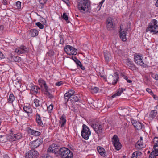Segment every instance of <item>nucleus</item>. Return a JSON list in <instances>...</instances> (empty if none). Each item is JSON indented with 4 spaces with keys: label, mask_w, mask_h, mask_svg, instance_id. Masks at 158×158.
I'll use <instances>...</instances> for the list:
<instances>
[{
    "label": "nucleus",
    "mask_w": 158,
    "mask_h": 158,
    "mask_svg": "<svg viewBox=\"0 0 158 158\" xmlns=\"http://www.w3.org/2000/svg\"><path fill=\"white\" fill-rule=\"evenodd\" d=\"M77 6L81 12L85 13L88 11L90 3L89 0H81L78 2Z\"/></svg>",
    "instance_id": "1"
},
{
    "label": "nucleus",
    "mask_w": 158,
    "mask_h": 158,
    "mask_svg": "<svg viewBox=\"0 0 158 158\" xmlns=\"http://www.w3.org/2000/svg\"><path fill=\"white\" fill-rule=\"evenodd\" d=\"M58 154L62 158H72L73 154L69 149L63 147L59 148Z\"/></svg>",
    "instance_id": "2"
},
{
    "label": "nucleus",
    "mask_w": 158,
    "mask_h": 158,
    "mask_svg": "<svg viewBox=\"0 0 158 158\" xmlns=\"http://www.w3.org/2000/svg\"><path fill=\"white\" fill-rule=\"evenodd\" d=\"M157 21L153 19L149 23L148 26L147 28L146 31H150L151 32H153L155 34L158 32V25H157Z\"/></svg>",
    "instance_id": "3"
},
{
    "label": "nucleus",
    "mask_w": 158,
    "mask_h": 158,
    "mask_svg": "<svg viewBox=\"0 0 158 158\" xmlns=\"http://www.w3.org/2000/svg\"><path fill=\"white\" fill-rule=\"evenodd\" d=\"M10 133L9 135H7V139L9 141H15L18 140L22 137L21 134L18 133L15 134L14 133L12 130L10 131Z\"/></svg>",
    "instance_id": "4"
},
{
    "label": "nucleus",
    "mask_w": 158,
    "mask_h": 158,
    "mask_svg": "<svg viewBox=\"0 0 158 158\" xmlns=\"http://www.w3.org/2000/svg\"><path fill=\"white\" fill-rule=\"evenodd\" d=\"M91 135V131L88 127L85 124L83 125V129L81 132L82 137L86 140H87Z\"/></svg>",
    "instance_id": "5"
},
{
    "label": "nucleus",
    "mask_w": 158,
    "mask_h": 158,
    "mask_svg": "<svg viewBox=\"0 0 158 158\" xmlns=\"http://www.w3.org/2000/svg\"><path fill=\"white\" fill-rule=\"evenodd\" d=\"M64 50L69 55H76L77 54V49L70 45H66L64 48Z\"/></svg>",
    "instance_id": "6"
},
{
    "label": "nucleus",
    "mask_w": 158,
    "mask_h": 158,
    "mask_svg": "<svg viewBox=\"0 0 158 158\" xmlns=\"http://www.w3.org/2000/svg\"><path fill=\"white\" fill-rule=\"evenodd\" d=\"M91 125L97 134L99 135L102 132V126L99 123H92L91 124Z\"/></svg>",
    "instance_id": "7"
},
{
    "label": "nucleus",
    "mask_w": 158,
    "mask_h": 158,
    "mask_svg": "<svg viewBox=\"0 0 158 158\" xmlns=\"http://www.w3.org/2000/svg\"><path fill=\"white\" fill-rule=\"evenodd\" d=\"M115 24L114 20L110 17H108L106 19V27L108 30H111L114 29Z\"/></svg>",
    "instance_id": "8"
},
{
    "label": "nucleus",
    "mask_w": 158,
    "mask_h": 158,
    "mask_svg": "<svg viewBox=\"0 0 158 158\" xmlns=\"http://www.w3.org/2000/svg\"><path fill=\"white\" fill-rule=\"evenodd\" d=\"M112 142L114 146L115 149L119 150L121 148V144L120 143L118 139V138L116 135H114L112 138Z\"/></svg>",
    "instance_id": "9"
},
{
    "label": "nucleus",
    "mask_w": 158,
    "mask_h": 158,
    "mask_svg": "<svg viewBox=\"0 0 158 158\" xmlns=\"http://www.w3.org/2000/svg\"><path fill=\"white\" fill-rule=\"evenodd\" d=\"M38 156V152L34 150H30L25 155V158H36Z\"/></svg>",
    "instance_id": "10"
},
{
    "label": "nucleus",
    "mask_w": 158,
    "mask_h": 158,
    "mask_svg": "<svg viewBox=\"0 0 158 158\" xmlns=\"http://www.w3.org/2000/svg\"><path fill=\"white\" fill-rule=\"evenodd\" d=\"M118 78V73L117 72H116L114 74V76L110 75L108 78V79L109 81H112V85H114L117 83Z\"/></svg>",
    "instance_id": "11"
},
{
    "label": "nucleus",
    "mask_w": 158,
    "mask_h": 158,
    "mask_svg": "<svg viewBox=\"0 0 158 158\" xmlns=\"http://www.w3.org/2000/svg\"><path fill=\"white\" fill-rule=\"evenodd\" d=\"M29 51L28 48L22 45L16 49L15 51L18 54L22 53H25Z\"/></svg>",
    "instance_id": "12"
},
{
    "label": "nucleus",
    "mask_w": 158,
    "mask_h": 158,
    "mask_svg": "<svg viewBox=\"0 0 158 158\" xmlns=\"http://www.w3.org/2000/svg\"><path fill=\"white\" fill-rule=\"evenodd\" d=\"M127 31V29H125L124 31H122V29L120 28L119 31V35L120 38L121 39L122 41H125L127 40V39L126 37V33Z\"/></svg>",
    "instance_id": "13"
},
{
    "label": "nucleus",
    "mask_w": 158,
    "mask_h": 158,
    "mask_svg": "<svg viewBox=\"0 0 158 158\" xmlns=\"http://www.w3.org/2000/svg\"><path fill=\"white\" fill-rule=\"evenodd\" d=\"M8 59L11 61L15 62H19L21 60V58L17 56L13 55L12 54H10L8 57Z\"/></svg>",
    "instance_id": "14"
},
{
    "label": "nucleus",
    "mask_w": 158,
    "mask_h": 158,
    "mask_svg": "<svg viewBox=\"0 0 158 158\" xmlns=\"http://www.w3.org/2000/svg\"><path fill=\"white\" fill-rule=\"evenodd\" d=\"M75 93V91L73 90L70 89L69 90L68 93H66L64 94V99L65 101L67 102L70 98L74 95Z\"/></svg>",
    "instance_id": "15"
},
{
    "label": "nucleus",
    "mask_w": 158,
    "mask_h": 158,
    "mask_svg": "<svg viewBox=\"0 0 158 158\" xmlns=\"http://www.w3.org/2000/svg\"><path fill=\"white\" fill-rule=\"evenodd\" d=\"M41 144V140L40 139H37L31 142V146L32 148H35L39 147Z\"/></svg>",
    "instance_id": "16"
},
{
    "label": "nucleus",
    "mask_w": 158,
    "mask_h": 158,
    "mask_svg": "<svg viewBox=\"0 0 158 158\" xmlns=\"http://www.w3.org/2000/svg\"><path fill=\"white\" fill-rule=\"evenodd\" d=\"M134 58L135 62L137 64L142 66L144 64L141 56H140L139 55L135 56Z\"/></svg>",
    "instance_id": "17"
},
{
    "label": "nucleus",
    "mask_w": 158,
    "mask_h": 158,
    "mask_svg": "<svg viewBox=\"0 0 158 158\" xmlns=\"http://www.w3.org/2000/svg\"><path fill=\"white\" fill-rule=\"evenodd\" d=\"M131 122L135 128L137 130H140L142 129V124L139 122L133 120Z\"/></svg>",
    "instance_id": "18"
},
{
    "label": "nucleus",
    "mask_w": 158,
    "mask_h": 158,
    "mask_svg": "<svg viewBox=\"0 0 158 158\" xmlns=\"http://www.w3.org/2000/svg\"><path fill=\"white\" fill-rule=\"evenodd\" d=\"M23 110L27 113L28 114H31L32 112V110L30 105H25L23 107Z\"/></svg>",
    "instance_id": "19"
},
{
    "label": "nucleus",
    "mask_w": 158,
    "mask_h": 158,
    "mask_svg": "<svg viewBox=\"0 0 158 158\" xmlns=\"http://www.w3.org/2000/svg\"><path fill=\"white\" fill-rule=\"evenodd\" d=\"M153 143L154 144L153 148L157 152L156 155H158V137H155L154 138Z\"/></svg>",
    "instance_id": "20"
},
{
    "label": "nucleus",
    "mask_w": 158,
    "mask_h": 158,
    "mask_svg": "<svg viewBox=\"0 0 158 158\" xmlns=\"http://www.w3.org/2000/svg\"><path fill=\"white\" fill-rule=\"evenodd\" d=\"M66 123V119L64 115H62L59 121V124L61 127L64 126Z\"/></svg>",
    "instance_id": "21"
},
{
    "label": "nucleus",
    "mask_w": 158,
    "mask_h": 158,
    "mask_svg": "<svg viewBox=\"0 0 158 158\" xmlns=\"http://www.w3.org/2000/svg\"><path fill=\"white\" fill-rule=\"evenodd\" d=\"M27 131L29 134L35 136H38L40 135V133L39 132L35 131L29 128L27 129Z\"/></svg>",
    "instance_id": "22"
},
{
    "label": "nucleus",
    "mask_w": 158,
    "mask_h": 158,
    "mask_svg": "<svg viewBox=\"0 0 158 158\" xmlns=\"http://www.w3.org/2000/svg\"><path fill=\"white\" fill-rule=\"evenodd\" d=\"M97 150L99 153L102 156H106V153L105 149L102 147L98 146L97 148Z\"/></svg>",
    "instance_id": "23"
},
{
    "label": "nucleus",
    "mask_w": 158,
    "mask_h": 158,
    "mask_svg": "<svg viewBox=\"0 0 158 158\" xmlns=\"http://www.w3.org/2000/svg\"><path fill=\"white\" fill-rule=\"evenodd\" d=\"M38 82L39 85L41 87H44V89L47 90L48 87L47 85L45 82L44 80L41 79H40L39 80Z\"/></svg>",
    "instance_id": "24"
},
{
    "label": "nucleus",
    "mask_w": 158,
    "mask_h": 158,
    "mask_svg": "<svg viewBox=\"0 0 158 158\" xmlns=\"http://www.w3.org/2000/svg\"><path fill=\"white\" fill-rule=\"evenodd\" d=\"M39 88L36 86H32L31 89V93L33 94H36L38 92V90Z\"/></svg>",
    "instance_id": "25"
},
{
    "label": "nucleus",
    "mask_w": 158,
    "mask_h": 158,
    "mask_svg": "<svg viewBox=\"0 0 158 158\" xmlns=\"http://www.w3.org/2000/svg\"><path fill=\"white\" fill-rule=\"evenodd\" d=\"M125 63L127 66L129 67V68L130 69H134L135 68L134 65L130 60L128 59H127L126 60Z\"/></svg>",
    "instance_id": "26"
},
{
    "label": "nucleus",
    "mask_w": 158,
    "mask_h": 158,
    "mask_svg": "<svg viewBox=\"0 0 158 158\" xmlns=\"http://www.w3.org/2000/svg\"><path fill=\"white\" fill-rule=\"evenodd\" d=\"M129 110L126 109H123L121 110L120 112L121 115L125 116L128 114Z\"/></svg>",
    "instance_id": "27"
},
{
    "label": "nucleus",
    "mask_w": 158,
    "mask_h": 158,
    "mask_svg": "<svg viewBox=\"0 0 158 158\" xmlns=\"http://www.w3.org/2000/svg\"><path fill=\"white\" fill-rule=\"evenodd\" d=\"M104 54L105 58L106 61H109L110 59V53L107 51L103 52Z\"/></svg>",
    "instance_id": "28"
},
{
    "label": "nucleus",
    "mask_w": 158,
    "mask_h": 158,
    "mask_svg": "<svg viewBox=\"0 0 158 158\" xmlns=\"http://www.w3.org/2000/svg\"><path fill=\"white\" fill-rule=\"evenodd\" d=\"M36 120L37 123L39 125L42 126L43 125V123L41 121V118L40 116V115L38 114H37L36 115Z\"/></svg>",
    "instance_id": "29"
},
{
    "label": "nucleus",
    "mask_w": 158,
    "mask_h": 158,
    "mask_svg": "<svg viewBox=\"0 0 158 158\" xmlns=\"http://www.w3.org/2000/svg\"><path fill=\"white\" fill-rule=\"evenodd\" d=\"M45 90V91L44 94H46L47 96L50 98H54V96L49 92V90L48 88L47 89Z\"/></svg>",
    "instance_id": "30"
},
{
    "label": "nucleus",
    "mask_w": 158,
    "mask_h": 158,
    "mask_svg": "<svg viewBox=\"0 0 158 158\" xmlns=\"http://www.w3.org/2000/svg\"><path fill=\"white\" fill-rule=\"evenodd\" d=\"M14 84L15 87H20L21 86V81L18 79H16L14 81Z\"/></svg>",
    "instance_id": "31"
},
{
    "label": "nucleus",
    "mask_w": 158,
    "mask_h": 158,
    "mask_svg": "<svg viewBox=\"0 0 158 158\" xmlns=\"http://www.w3.org/2000/svg\"><path fill=\"white\" fill-rule=\"evenodd\" d=\"M123 92V89L122 88L119 89L118 90V91L115 94H113L112 96V98H114L117 96H118L121 95V94Z\"/></svg>",
    "instance_id": "32"
},
{
    "label": "nucleus",
    "mask_w": 158,
    "mask_h": 158,
    "mask_svg": "<svg viewBox=\"0 0 158 158\" xmlns=\"http://www.w3.org/2000/svg\"><path fill=\"white\" fill-rule=\"evenodd\" d=\"M31 35L32 37H35L37 36L38 34V31L35 29H31L30 30Z\"/></svg>",
    "instance_id": "33"
},
{
    "label": "nucleus",
    "mask_w": 158,
    "mask_h": 158,
    "mask_svg": "<svg viewBox=\"0 0 158 158\" xmlns=\"http://www.w3.org/2000/svg\"><path fill=\"white\" fill-rule=\"evenodd\" d=\"M51 145H53V146L52 147V149L53 150L52 151V152L54 153L55 154H58L59 151V149L56 148L55 144H53Z\"/></svg>",
    "instance_id": "34"
},
{
    "label": "nucleus",
    "mask_w": 158,
    "mask_h": 158,
    "mask_svg": "<svg viewBox=\"0 0 158 158\" xmlns=\"http://www.w3.org/2000/svg\"><path fill=\"white\" fill-rule=\"evenodd\" d=\"M141 154V152H135L132 154L131 158H137L138 156H139Z\"/></svg>",
    "instance_id": "35"
},
{
    "label": "nucleus",
    "mask_w": 158,
    "mask_h": 158,
    "mask_svg": "<svg viewBox=\"0 0 158 158\" xmlns=\"http://www.w3.org/2000/svg\"><path fill=\"white\" fill-rule=\"evenodd\" d=\"M143 142L141 140H138L136 143V147L139 149H141L143 148Z\"/></svg>",
    "instance_id": "36"
},
{
    "label": "nucleus",
    "mask_w": 158,
    "mask_h": 158,
    "mask_svg": "<svg viewBox=\"0 0 158 158\" xmlns=\"http://www.w3.org/2000/svg\"><path fill=\"white\" fill-rule=\"evenodd\" d=\"M15 99V97L13 94H10L8 98V102L10 103H12Z\"/></svg>",
    "instance_id": "37"
},
{
    "label": "nucleus",
    "mask_w": 158,
    "mask_h": 158,
    "mask_svg": "<svg viewBox=\"0 0 158 158\" xmlns=\"http://www.w3.org/2000/svg\"><path fill=\"white\" fill-rule=\"evenodd\" d=\"M157 152L155 151V152H152L149 156V158H156V156H157L158 155H156V153H157Z\"/></svg>",
    "instance_id": "38"
},
{
    "label": "nucleus",
    "mask_w": 158,
    "mask_h": 158,
    "mask_svg": "<svg viewBox=\"0 0 158 158\" xmlns=\"http://www.w3.org/2000/svg\"><path fill=\"white\" fill-rule=\"evenodd\" d=\"M70 98L71 100L73 101L77 102L79 100V98L78 97L74 95L72 96Z\"/></svg>",
    "instance_id": "39"
},
{
    "label": "nucleus",
    "mask_w": 158,
    "mask_h": 158,
    "mask_svg": "<svg viewBox=\"0 0 158 158\" xmlns=\"http://www.w3.org/2000/svg\"><path fill=\"white\" fill-rule=\"evenodd\" d=\"M157 111L156 110H152L150 113V117L152 118H154L157 114Z\"/></svg>",
    "instance_id": "40"
},
{
    "label": "nucleus",
    "mask_w": 158,
    "mask_h": 158,
    "mask_svg": "<svg viewBox=\"0 0 158 158\" xmlns=\"http://www.w3.org/2000/svg\"><path fill=\"white\" fill-rule=\"evenodd\" d=\"M67 22V23H69V22L68 20V17L66 13H64L63 14V15L61 16Z\"/></svg>",
    "instance_id": "41"
},
{
    "label": "nucleus",
    "mask_w": 158,
    "mask_h": 158,
    "mask_svg": "<svg viewBox=\"0 0 158 158\" xmlns=\"http://www.w3.org/2000/svg\"><path fill=\"white\" fill-rule=\"evenodd\" d=\"M98 90V88L97 87H94L91 89V91L92 93H97Z\"/></svg>",
    "instance_id": "42"
},
{
    "label": "nucleus",
    "mask_w": 158,
    "mask_h": 158,
    "mask_svg": "<svg viewBox=\"0 0 158 158\" xmlns=\"http://www.w3.org/2000/svg\"><path fill=\"white\" fill-rule=\"evenodd\" d=\"M36 25L41 29H42L44 27V26L40 22H37L36 23Z\"/></svg>",
    "instance_id": "43"
},
{
    "label": "nucleus",
    "mask_w": 158,
    "mask_h": 158,
    "mask_svg": "<svg viewBox=\"0 0 158 158\" xmlns=\"http://www.w3.org/2000/svg\"><path fill=\"white\" fill-rule=\"evenodd\" d=\"M39 100L37 99H35L34 100V103L35 104L36 107H38L40 106L39 103Z\"/></svg>",
    "instance_id": "44"
},
{
    "label": "nucleus",
    "mask_w": 158,
    "mask_h": 158,
    "mask_svg": "<svg viewBox=\"0 0 158 158\" xmlns=\"http://www.w3.org/2000/svg\"><path fill=\"white\" fill-rule=\"evenodd\" d=\"M21 2L20 1H17L16 3V6L17 9H19L21 8Z\"/></svg>",
    "instance_id": "45"
},
{
    "label": "nucleus",
    "mask_w": 158,
    "mask_h": 158,
    "mask_svg": "<svg viewBox=\"0 0 158 158\" xmlns=\"http://www.w3.org/2000/svg\"><path fill=\"white\" fill-rule=\"evenodd\" d=\"M152 77L156 80H158V75L156 74H153L152 75Z\"/></svg>",
    "instance_id": "46"
},
{
    "label": "nucleus",
    "mask_w": 158,
    "mask_h": 158,
    "mask_svg": "<svg viewBox=\"0 0 158 158\" xmlns=\"http://www.w3.org/2000/svg\"><path fill=\"white\" fill-rule=\"evenodd\" d=\"M59 38H60V44H63L64 43V39L62 37L61 35H60L59 36Z\"/></svg>",
    "instance_id": "47"
},
{
    "label": "nucleus",
    "mask_w": 158,
    "mask_h": 158,
    "mask_svg": "<svg viewBox=\"0 0 158 158\" xmlns=\"http://www.w3.org/2000/svg\"><path fill=\"white\" fill-rule=\"evenodd\" d=\"M5 137L2 135H0V142H5L6 141L4 140Z\"/></svg>",
    "instance_id": "48"
},
{
    "label": "nucleus",
    "mask_w": 158,
    "mask_h": 158,
    "mask_svg": "<svg viewBox=\"0 0 158 158\" xmlns=\"http://www.w3.org/2000/svg\"><path fill=\"white\" fill-rule=\"evenodd\" d=\"M53 105L52 104L50 105L49 106H48L47 108L48 110L49 111H51V110L53 108Z\"/></svg>",
    "instance_id": "49"
},
{
    "label": "nucleus",
    "mask_w": 158,
    "mask_h": 158,
    "mask_svg": "<svg viewBox=\"0 0 158 158\" xmlns=\"http://www.w3.org/2000/svg\"><path fill=\"white\" fill-rule=\"evenodd\" d=\"M53 145H51L48 148L47 152H52V151H53L52 149V147Z\"/></svg>",
    "instance_id": "50"
},
{
    "label": "nucleus",
    "mask_w": 158,
    "mask_h": 158,
    "mask_svg": "<svg viewBox=\"0 0 158 158\" xmlns=\"http://www.w3.org/2000/svg\"><path fill=\"white\" fill-rule=\"evenodd\" d=\"M63 84L62 81H60L59 82H57L56 83L55 85L56 86H60Z\"/></svg>",
    "instance_id": "51"
},
{
    "label": "nucleus",
    "mask_w": 158,
    "mask_h": 158,
    "mask_svg": "<svg viewBox=\"0 0 158 158\" xmlns=\"http://www.w3.org/2000/svg\"><path fill=\"white\" fill-rule=\"evenodd\" d=\"M77 62L76 64L77 66L80 67V66H81V63L79 60H77Z\"/></svg>",
    "instance_id": "52"
},
{
    "label": "nucleus",
    "mask_w": 158,
    "mask_h": 158,
    "mask_svg": "<svg viewBox=\"0 0 158 158\" xmlns=\"http://www.w3.org/2000/svg\"><path fill=\"white\" fill-rule=\"evenodd\" d=\"M146 91L147 92H148L149 93L151 94L152 93L153 94V92L152 90L149 88H148L146 89Z\"/></svg>",
    "instance_id": "53"
},
{
    "label": "nucleus",
    "mask_w": 158,
    "mask_h": 158,
    "mask_svg": "<svg viewBox=\"0 0 158 158\" xmlns=\"http://www.w3.org/2000/svg\"><path fill=\"white\" fill-rule=\"evenodd\" d=\"M2 3L4 5H7L8 4V2L6 0H3Z\"/></svg>",
    "instance_id": "54"
},
{
    "label": "nucleus",
    "mask_w": 158,
    "mask_h": 158,
    "mask_svg": "<svg viewBox=\"0 0 158 158\" xmlns=\"http://www.w3.org/2000/svg\"><path fill=\"white\" fill-rule=\"evenodd\" d=\"M4 57V56L2 53L0 51V58L1 59L3 58Z\"/></svg>",
    "instance_id": "55"
},
{
    "label": "nucleus",
    "mask_w": 158,
    "mask_h": 158,
    "mask_svg": "<svg viewBox=\"0 0 158 158\" xmlns=\"http://www.w3.org/2000/svg\"><path fill=\"white\" fill-rule=\"evenodd\" d=\"M4 29V26L3 25H1L0 26V30L1 31H3Z\"/></svg>",
    "instance_id": "56"
},
{
    "label": "nucleus",
    "mask_w": 158,
    "mask_h": 158,
    "mask_svg": "<svg viewBox=\"0 0 158 158\" xmlns=\"http://www.w3.org/2000/svg\"><path fill=\"white\" fill-rule=\"evenodd\" d=\"M79 67H80L83 70H84L85 69L84 67L82 65L81 66H80Z\"/></svg>",
    "instance_id": "57"
},
{
    "label": "nucleus",
    "mask_w": 158,
    "mask_h": 158,
    "mask_svg": "<svg viewBox=\"0 0 158 158\" xmlns=\"http://www.w3.org/2000/svg\"><path fill=\"white\" fill-rule=\"evenodd\" d=\"M73 60L74 61L76 62V63L77 62V60H78V59H77V58H76V57H74V59H73Z\"/></svg>",
    "instance_id": "58"
},
{
    "label": "nucleus",
    "mask_w": 158,
    "mask_h": 158,
    "mask_svg": "<svg viewBox=\"0 0 158 158\" xmlns=\"http://www.w3.org/2000/svg\"><path fill=\"white\" fill-rule=\"evenodd\" d=\"M104 0H102L101 2L100 3V5H102V4L103 3V2H104Z\"/></svg>",
    "instance_id": "59"
},
{
    "label": "nucleus",
    "mask_w": 158,
    "mask_h": 158,
    "mask_svg": "<svg viewBox=\"0 0 158 158\" xmlns=\"http://www.w3.org/2000/svg\"><path fill=\"white\" fill-rule=\"evenodd\" d=\"M123 78L126 80H127V79H128V77H127V76H123Z\"/></svg>",
    "instance_id": "60"
},
{
    "label": "nucleus",
    "mask_w": 158,
    "mask_h": 158,
    "mask_svg": "<svg viewBox=\"0 0 158 158\" xmlns=\"http://www.w3.org/2000/svg\"><path fill=\"white\" fill-rule=\"evenodd\" d=\"M64 2H65L67 4L69 2L68 0H62Z\"/></svg>",
    "instance_id": "61"
},
{
    "label": "nucleus",
    "mask_w": 158,
    "mask_h": 158,
    "mask_svg": "<svg viewBox=\"0 0 158 158\" xmlns=\"http://www.w3.org/2000/svg\"><path fill=\"white\" fill-rule=\"evenodd\" d=\"M127 82L129 83H131L132 82V81L131 80L127 79Z\"/></svg>",
    "instance_id": "62"
},
{
    "label": "nucleus",
    "mask_w": 158,
    "mask_h": 158,
    "mask_svg": "<svg viewBox=\"0 0 158 158\" xmlns=\"http://www.w3.org/2000/svg\"><path fill=\"white\" fill-rule=\"evenodd\" d=\"M155 5L156 6L158 7V0H157V1Z\"/></svg>",
    "instance_id": "63"
},
{
    "label": "nucleus",
    "mask_w": 158,
    "mask_h": 158,
    "mask_svg": "<svg viewBox=\"0 0 158 158\" xmlns=\"http://www.w3.org/2000/svg\"><path fill=\"white\" fill-rule=\"evenodd\" d=\"M40 3L41 4H42L44 5V4H45V3H46V1H45V2H44V3H42V2H40Z\"/></svg>",
    "instance_id": "64"
}]
</instances>
